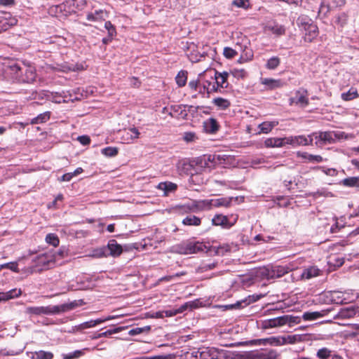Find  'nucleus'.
Here are the masks:
<instances>
[{
  "mask_svg": "<svg viewBox=\"0 0 359 359\" xmlns=\"http://www.w3.org/2000/svg\"><path fill=\"white\" fill-rule=\"evenodd\" d=\"M80 302H82V300H80ZM80 305H81V304L79 303V301L74 300L69 303L56 306L49 305L47 306H31L27 308V312L36 316L55 315L71 311Z\"/></svg>",
  "mask_w": 359,
  "mask_h": 359,
  "instance_id": "nucleus-1",
  "label": "nucleus"
},
{
  "mask_svg": "<svg viewBox=\"0 0 359 359\" xmlns=\"http://www.w3.org/2000/svg\"><path fill=\"white\" fill-rule=\"evenodd\" d=\"M297 25L304 32V39L306 42H311L318 34V28L312 19L305 15H300L297 20Z\"/></svg>",
  "mask_w": 359,
  "mask_h": 359,
  "instance_id": "nucleus-2",
  "label": "nucleus"
},
{
  "mask_svg": "<svg viewBox=\"0 0 359 359\" xmlns=\"http://www.w3.org/2000/svg\"><path fill=\"white\" fill-rule=\"evenodd\" d=\"M226 158H228V156L226 155H214L212 158L211 156H203L198 157L194 161H191L189 162H184L183 163V168L187 171L189 172L191 175H194L193 171L195 172H197L198 171L194 170V166L198 165L201 168H206L209 166V163L211 161H213L216 163L217 161H220L221 160L225 161Z\"/></svg>",
  "mask_w": 359,
  "mask_h": 359,
  "instance_id": "nucleus-3",
  "label": "nucleus"
},
{
  "mask_svg": "<svg viewBox=\"0 0 359 359\" xmlns=\"http://www.w3.org/2000/svg\"><path fill=\"white\" fill-rule=\"evenodd\" d=\"M175 248V252L181 255H191L208 252V247L200 241H187L177 245Z\"/></svg>",
  "mask_w": 359,
  "mask_h": 359,
  "instance_id": "nucleus-4",
  "label": "nucleus"
},
{
  "mask_svg": "<svg viewBox=\"0 0 359 359\" xmlns=\"http://www.w3.org/2000/svg\"><path fill=\"white\" fill-rule=\"evenodd\" d=\"M11 70L16 74V77L20 81L24 83H32L35 81V69L31 66H23L15 64L11 66Z\"/></svg>",
  "mask_w": 359,
  "mask_h": 359,
  "instance_id": "nucleus-5",
  "label": "nucleus"
},
{
  "mask_svg": "<svg viewBox=\"0 0 359 359\" xmlns=\"http://www.w3.org/2000/svg\"><path fill=\"white\" fill-rule=\"evenodd\" d=\"M123 249L116 241L110 240L106 247L99 248L95 250V255L97 257H118L122 253Z\"/></svg>",
  "mask_w": 359,
  "mask_h": 359,
  "instance_id": "nucleus-6",
  "label": "nucleus"
},
{
  "mask_svg": "<svg viewBox=\"0 0 359 359\" xmlns=\"http://www.w3.org/2000/svg\"><path fill=\"white\" fill-rule=\"evenodd\" d=\"M308 90L304 88H300L294 93V96L289 99L290 106L296 104L300 107L304 108L309 104L308 98Z\"/></svg>",
  "mask_w": 359,
  "mask_h": 359,
  "instance_id": "nucleus-7",
  "label": "nucleus"
},
{
  "mask_svg": "<svg viewBox=\"0 0 359 359\" xmlns=\"http://www.w3.org/2000/svg\"><path fill=\"white\" fill-rule=\"evenodd\" d=\"M197 304L196 302H186L183 305H182L178 309H168L165 311H158V318H163V317H170L175 316L177 313H181L186 311L188 308L193 309L196 308Z\"/></svg>",
  "mask_w": 359,
  "mask_h": 359,
  "instance_id": "nucleus-8",
  "label": "nucleus"
},
{
  "mask_svg": "<svg viewBox=\"0 0 359 359\" xmlns=\"http://www.w3.org/2000/svg\"><path fill=\"white\" fill-rule=\"evenodd\" d=\"M86 4V0H70L57 6V9L67 11V13H76V10H81Z\"/></svg>",
  "mask_w": 359,
  "mask_h": 359,
  "instance_id": "nucleus-9",
  "label": "nucleus"
},
{
  "mask_svg": "<svg viewBox=\"0 0 359 359\" xmlns=\"http://www.w3.org/2000/svg\"><path fill=\"white\" fill-rule=\"evenodd\" d=\"M345 3V0H323L319 8V13L326 15L330 11L344 6Z\"/></svg>",
  "mask_w": 359,
  "mask_h": 359,
  "instance_id": "nucleus-10",
  "label": "nucleus"
},
{
  "mask_svg": "<svg viewBox=\"0 0 359 359\" xmlns=\"http://www.w3.org/2000/svg\"><path fill=\"white\" fill-rule=\"evenodd\" d=\"M250 344L252 345H262L269 343L271 345L280 346L285 344V339L284 337H269L266 339H254L250 341Z\"/></svg>",
  "mask_w": 359,
  "mask_h": 359,
  "instance_id": "nucleus-11",
  "label": "nucleus"
},
{
  "mask_svg": "<svg viewBox=\"0 0 359 359\" xmlns=\"http://www.w3.org/2000/svg\"><path fill=\"white\" fill-rule=\"evenodd\" d=\"M357 314L359 315V307L351 306L341 309L338 312L337 318L338 319H348L353 318Z\"/></svg>",
  "mask_w": 359,
  "mask_h": 359,
  "instance_id": "nucleus-12",
  "label": "nucleus"
},
{
  "mask_svg": "<svg viewBox=\"0 0 359 359\" xmlns=\"http://www.w3.org/2000/svg\"><path fill=\"white\" fill-rule=\"evenodd\" d=\"M285 325V316H279L274 318H271L268 320H265L262 323V327L263 329H269L276 327H280Z\"/></svg>",
  "mask_w": 359,
  "mask_h": 359,
  "instance_id": "nucleus-13",
  "label": "nucleus"
},
{
  "mask_svg": "<svg viewBox=\"0 0 359 359\" xmlns=\"http://www.w3.org/2000/svg\"><path fill=\"white\" fill-rule=\"evenodd\" d=\"M177 189V185L171 182H163L158 183V190L163 191V196H168L174 194Z\"/></svg>",
  "mask_w": 359,
  "mask_h": 359,
  "instance_id": "nucleus-14",
  "label": "nucleus"
},
{
  "mask_svg": "<svg viewBox=\"0 0 359 359\" xmlns=\"http://www.w3.org/2000/svg\"><path fill=\"white\" fill-rule=\"evenodd\" d=\"M316 144H332L334 143L333 131L319 132L316 135Z\"/></svg>",
  "mask_w": 359,
  "mask_h": 359,
  "instance_id": "nucleus-15",
  "label": "nucleus"
},
{
  "mask_svg": "<svg viewBox=\"0 0 359 359\" xmlns=\"http://www.w3.org/2000/svg\"><path fill=\"white\" fill-rule=\"evenodd\" d=\"M219 128L217 120L214 118H210L203 122V130L209 134H215Z\"/></svg>",
  "mask_w": 359,
  "mask_h": 359,
  "instance_id": "nucleus-16",
  "label": "nucleus"
},
{
  "mask_svg": "<svg viewBox=\"0 0 359 359\" xmlns=\"http://www.w3.org/2000/svg\"><path fill=\"white\" fill-rule=\"evenodd\" d=\"M271 268V279L278 278L289 273L291 269L287 266H274Z\"/></svg>",
  "mask_w": 359,
  "mask_h": 359,
  "instance_id": "nucleus-17",
  "label": "nucleus"
},
{
  "mask_svg": "<svg viewBox=\"0 0 359 359\" xmlns=\"http://www.w3.org/2000/svg\"><path fill=\"white\" fill-rule=\"evenodd\" d=\"M285 140H286V144H290L292 147L307 145L306 138L304 135L285 137Z\"/></svg>",
  "mask_w": 359,
  "mask_h": 359,
  "instance_id": "nucleus-18",
  "label": "nucleus"
},
{
  "mask_svg": "<svg viewBox=\"0 0 359 359\" xmlns=\"http://www.w3.org/2000/svg\"><path fill=\"white\" fill-rule=\"evenodd\" d=\"M196 359H217V354L215 350L205 348L202 351H197L194 352Z\"/></svg>",
  "mask_w": 359,
  "mask_h": 359,
  "instance_id": "nucleus-19",
  "label": "nucleus"
},
{
  "mask_svg": "<svg viewBox=\"0 0 359 359\" xmlns=\"http://www.w3.org/2000/svg\"><path fill=\"white\" fill-rule=\"evenodd\" d=\"M262 83L266 87L268 90H273L276 88H281L284 85L280 79H273L265 78L262 80Z\"/></svg>",
  "mask_w": 359,
  "mask_h": 359,
  "instance_id": "nucleus-20",
  "label": "nucleus"
},
{
  "mask_svg": "<svg viewBox=\"0 0 359 359\" xmlns=\"http://www.w3.org/2000/svg\"><path fill=\"white\" fill-rule=\"evenodd\" d=\"M286 144V140L285 137H271L268 138L264 141V145L266 147H280Z\"/></svg>",
  "mask_w": 359,
  "mask_h": 359,
  "instance_id": "nucleus-21",
  "label": "nucleus"
},
{
  "mask_svg": "<svg viewBox=\"0 0 359 359\" xmlns=\"http://www.w3.org/2000/svg\"><path fill=\"white\" fill-rule=\"evenodd\" d=\"M212 222L215 226H222L226 228H229L232 226V224H229L228 217L222 215H216L212 218Z\"/></svg>",
  "mask_w": 359,
  "mask_h": 359,
  "instance_id": "nucleus-22",
  "label": "nucleus"
},
{
  "mask_svg": "<svg viewBox=\"0 0 359 359\" xmlns=\"http://www.w3.org/2000/svg\"><path fill=\"white\" fill-rule=\"evenodd\" d=\"M182 107L180 106H165L163 107L161 111V114L165 115L163 118L166 119L168 117L172 118L176 116L175 113L178 112L179 110H181Z\"/></svg>",
  "mask_w": 359,
  "mask_h": 359,
  "instance_id": "nucleus-23",
  "label": "nucleus"
},
{
  "mask_svg": "<svg viewBox=\"0 0 359 359\" xmlns=\"http://www.w3.org/2000/svg\"><path fill=\"white\" fill-rule=\"evenodd\" d=\"M140 133L135 128H131L123 132V140L127 142L139 137Z\"/></svg>",
  "mask_w": 359,
  "mask_h": 359,
  "instance_id": "nucleus-24",
  "label": "nucleus"
},
{
  "mask_svg": "<svg viewBox=\"0 0 359 359\" xmlns=\"http://www.w3.org/2000/svg\"><path fill=\"white\" fill-rule=\"evenodd\" d=\"M228 76L229 74L226 72H218L215 71V79L216 80V84L217 85V86H220L222 88H226L227 84L225 85V83H226Z\"/></svg>",
  "mask_w": 359,
  "mask_h": 359,
  "instance_id": "nucleus-25",
  "label": "nucleus"
},
{
  "mask_svg": "<svg viewBox=\"0 0 359 359\" xmlns=\"http://www.w3.org/2000/svg\"><path fill=\"white\" fill-rule=\"evenodd\" d=\"M20 289H13L6 292H0V302L18 297L21 294Z\"/></svg>",
  "mask_w": 359,
  "mask_h": 359,
  "instance_id": "nucleus-26",
  "label": "nucleus"
},
{
  "mask_svg": "<svg viewBox=\"0 0 359 359\" xmlns=\"http://www.w3.org/2000/svg\"><path fill=\"white\" fill-rule=\"evenodd\" d=\"M345 294L339 292V291H334L331 294V300L334 304H343L346 303V298L344 297Z\"/></svg>",
  "mask_w": 359,
  "mask_h": 359,
  "instance_id": "nucleus-27",
  "label": "nucleus"
},
{
  "mask_svg": "<svg viewBox=\"0 0 359 359\" xmlns=\"http://www.w3.org/2000/svg\"><path fill=\"white\" fill-rule=\"evenodd\" d=\"M342 184L345 187H355L359 191V177H350L342 180Z\"/></svg>",
  "mask_w": 359,
  "mask_h": 359,
  "instance_id": "nucleus-28",
  "label": "nucleus"
},
{
  "mask_svg": "<svg viewBox=\"0 0 359 359\" xmlns=\"http://www.w3.org/2000/svg\"><path fill=\"white\" fill-rule=\"evenodd\" d=\"M320 273V270L316 266L309 267L304 270L302 277L306 279H310L311 278L318 276Z\"/></svg>",
  "mask_w": 359,
  "mask_h": 359,
  "instance_id": "nucleus-29",
  "label": "nucleus"
},
{
  "mask_svg": "<svg viewBox=\"0 0 359 359\" xmlns=\"http://www.w3.org/2000/svg\"><path fill=\"white\" fill-rule=\"evenodd\" d=\"M101 323H102V320H100L97 318L95 320H90L89 321L84 322V323L76 326L75 327L77 330H82L84 329H88V328L95 327L96 325H100Z\"/></svg>",
  "mask_w": 359,
  "mask_h": 359,
  "instance_id": "nucleus-30",
  "label": "nucleus"
},
{
  "mask_svg": "<svg viewBox=\"0 0 359 359\" xmlns=\"http://www.w3.org/2000/svg\"><path fill=\"white\" fill-rule=\"evenodd\" d=\"M253 52L251 49L245 48L238 62L240 63L250 61L253 58Z\"/></svg>",
  "mask_w": 359,
  "mask_h": 359,
  "instance_id": "nucleus-31",
  "label": "nucleus"
},
{
  "mask_svg": "<svg viewBox=\"0 0 359 359\" xmlns=\"http://www.w3.org/2000/svg\"><path fill=\"white\" fill-rule=\"evenodd\" d=\"M201 222V219L195 215H189L182 220L183 224L189 226H199Z\"/></svg>",
  "mask_w": 359,
  "mask_h": 359,
  "instance_id": "nucleus-32",
  "label": "nucleus"
},
{
  "mask_svg": "<svg viewBox=\"0 0 359 359\" xmlns=\"http://www.w3.org/2000/svg\"><path fill=\"white\" fill-rule=\"evenodd\" d=\"M104 14L103 10H96L94 13H88L86 18L89 21H98L104 19Z\"/></svg>",
  "mask_w": 359,
  "mask_h": 359,
  "instance_id": "nucleus-33",
  "label": "nucleus"
},
{
  "mask_svg": "<svg viewBox=\"0 0 359 359\" xmlns=\"http://www.w3.org/2000/svg\"><path fill=\"white\" fill-rule=\"evenodd\" d=\"M53 354L50 351H39L32 353L33 359H53Z\"/></svg>",
  "mask_w": 359,
  "mask_h": 359,
  "instance_id": "nucleus-34",
  "label": "nucleus"
},
{
  "mask_svg": "<svg viewBox=\"0 0 359 359\" xmlns=\"http://www.w3.org/2000/svg\"><path fill=\"white\" fill-rule=\"evenodd\" d=\"M175 80L179 87L184 86L187 80V72L181 70L176 76Z\"/></svg>",
  "mask_w": 359,
  "mask_h": 359,
  "instance_id": "nucleus-35",
  "label": "nucleus"
},
{
  "mask_svg": "<svg viewBox=\"0 0 359 359\" xmlns=\"http://www.w3.org/2000/svg\"><path fill=\"white\" fill-rule=\"evenodd\" d=\"M212 103L221 109H226L230 106V102L222 97H217L212 100Z\"/></svg>",
  "mask_w": 359,
  "mask_h": 359,
  "instance_id": "nucleus-36",
  "label": "nucleus"
},
{
  "mask_svg": "<svg viewBox=\"0 0 359 359\" xmlns=\"http://www.w3.org/2000/svg\"><path fill=\"white\" fill-rule=\"evenodd\" d=\"M278 353L276 350H264L261 351L262 359H277Z\"/></svg>",
  "mask_w": 359,
  "mask_h": 359,
  "instance_id": "nucleus-37",
  "label": "nucleus"
},
{
  "mask_svg": "<svg viewBox=\"0 0 359 359\" xmlns=\"http://www.w3.org/2000/svg\"><path fill=\"white\" fill-rule=\"evenodd\" d=\"M280 63V58L274 56L268 60L266 64V67L268 69H275L279 66Z\"/></svg>",
  "mask_w": 359,
  "mask_h": 359,
  "instance_id": "nucleus-38",
  "label": "nucleus"
},
{
  "mask_svg": "<svg viewBox=\"0 0 359 359\" xmlns=\"http://www.w3.org/2000/svg\"><path fill=\"white\" fill-rule=\"evenodd\" d=\"M276 124L275 122H263L259 125V128L261 133H268Z\"/></svg>",
  "mask_w": 359,
  "mask_h": 359,
  "instance_id": "nucleus-39",
  "label": "nucleus"
},
{
  "mask_svg": "<svg viewBox=\"0 0 359 359\" xmlns=\"http://www.w3.org/2000/svg\"><path fill=\"white\" fill-rule=\"evenodd\" d=\"M46 241L49 245L57 247L60 243L58 236L55 233H48L46 236Z\"/></svg>",
  "mask_w": 359,
  "mask_h": 359,
  "instance_id": "nucleus-40",
  "label": "nucleus"
},
{
  "mask_svg": "<svg viewBox=\"0 0 359 359\" xmlns=\"http://www.w3.org/2000/svg\"><path fill=\"white\" fill-rule=\"evenodd\" d=\"M322 316H323V315L320 312L315 311V312H305L303 314L302 318L304 320H316Z\"/></svg>",
  "mask_w": 359,
  "mask_h": 359,
  "instance_id": "nucleus-41",
  "label": "nucleus"
},
{
  "mask_svg": "<svg viewBox=\"0 0 359 359\" xmlns=\"http://www.w3.org/2000/svg\"><path fill=\"white\" fill-rule=\"evenodd\" d=\"M316 355L320 359H329L332 356V351L327 348H322L318 351Z\"/></svg>",
  "mask_w": 359,
  "mask_h": 359,
  "instance_id": "nucleus-42",
  "label": "nucleus"
},
{
  "mask_svg": "<svg viewBox=\"0 0 359 359\" xmlns=\"http://www.w3.org/2000/svg\"><path fill=\"white\" fill-rule=\"evenodd\" d=\"M358 96V93L356 90L350 89L346 93H343L341 94V98L344 100L348 101L351 100Z\"/></svg>",
  "mask_w": 359,
  "mask_h": 359,
  "instance_id": "nucleus-43",
  "label": "nucleus"
},
{
  "mask_svg": "<svg viewBox=\"0 0 359 359\" xmlns=\"http://www.w3.org/2000/svg\"><path fill=\"white\" fill-rule=\"evenodd\" d=\"M102 154L108 157H113L117 155L118 149L116 147H108L102 149Z\"/></svg>",
  "mask_w": 359,
  "mask_h": 359,
  "instance_id": "nucleus-44",
  "label": "nucleus"
},
{
  "mask_svg": "<svg viewBox=\"0 0 359 359\" xmlns=\"http://www.w3.org/2000/svg\"><path fill=\"white\" fill-rule=\"evenodd\" d=\"M50 118V112L46 111L43 114H40L38 116L34 118L32 123H43L48 121Z\"/></svg>",
  "mask_w": 359,
  "mask_h": 359,
  "instance_id": "nucleus-45",
  "label": "nucleus"
},
{
  "mask_svg": "<svg viewBox=\"0 0 359 359\" xmlns=\"http://www.w3.org/2000/svg\"><path fill=\"white\" fill-rule=\"evenodd\" d=\"M285 325H288L289 326H292L295 324H298L301 321L300 318L298 316L285 315Z\"/></svg>",
  "mask_w": 359,
  "mask_h": 359,
  "instance_id": "nucleus-46",
  "label": "nucleus"
},
{
  "mask_svg": "<svg viewBox=\"0 0 359 359\" xmlns=\"http://www.w3.org/2000/svg\"><path fill=\"white\" fill-rule=\"evenodd\" d=\"M233 198H220L215 201V205L217 207L224 206L228 207Z\"/></svg>",
  "mask_w": 359,
  "mask_h": 359,
  "instance_id": "nucleus-47",
  "label": "nucleus"
},
{
  "mask_svg": "<svg viewBox=\"0 0 359 359\" xmlns=\"http://www.w3.org/2000/svg\"><path fill=\"white\" fill-rule=\"evenodd\" d=\"M210 86H211V82L208 81H205L203 83V86H200L199 93H201L203 96L205 94H207V95L209 96V95L210 93Z\"/></svg>",
  "mask_w": 359,
  "mask_h": 359,
  "instance_id": "nucleus-48",
  "label": "nucleus"
},
{
  "mask_svg": "<svg viewBox=\"0 0 359 359\" xmlns=\"http://www.w3.org/2000/svg\"><path fill=\"white\" fill-rule=\"evenodd\" d=\"M230 250H231V248L227 244L220 245L217 248L214 247L215 253V255H224L225 252H229Z\"/></svg>",
  "mask_w": 359,
  "mask_h": 359,
  "instance_id": "nucleus-49",
  "label": "nucleus"
},
{
  "mask_svg": "<svg viewBox=\"0 0 359 359\" xmlns=\"http://www.w3.org/2000/svg\"><path fill=\"white\" fill-rule=\"evenodd\" d=\"M232 4L237 8H242L247 9L250 6V2L248 0H233Z\"/></svg>",
  "mask_w": 359,
  "mask_h": 359,
  "instance_id": "nucleus-50",
  "label": "nucleus"
},
{
  "mask_svg": "<svg viewBox=\"0 0 359 359\" xmlns=\"http://www.w3.org/2000/svg\"><path fill=\"white\" fill-rule=\"evenodd\" d=\"M259 274L262 278H266L267 280L271 279V268L270 266L264 267L259 270Z\"/></svg>",
  "mask_w": 359,
  "mask_h": 359,
  "instance_id": "nucleus-51",
  "label": "nucleus"
},
{
  "mask_svg": "<svg viewBox=\"0 0 359 359\" xmlns=\"http://www.w3.org/2000/svg\"><path fill=\"white\" fill-rule=\"evenodd\" d=\"M34 261L38 265H42L43 266H48L49 264V261L48 260L46 255L44 254L38 255Z\"/></svg>",
  "mask_w": 359,
  "mask_h": 359,
  "instance_id": "nucleus-52",
  "label": "nucleus"
},
{
  "mask_svg": "<svg viewBox=\"0 0 359 359\" xmlns=\"http://www.w3.org/2000/svg\"><path fill=\"white\" fill-rule=\"evenodd\" d=\"M104 28L107 30L108 35L110 36H114L116 35V28L110 21L105 22Z\"/></svg>",
  "mask_w": 359,
  "mask_h": 359,
  "instance_id": "nucleus-53",
  "label": "nucleus"
},
{
  "mask_svg": "<svg viewBox=\"0 0 359 359\" xmlns=\"http://www.w3.org/2000/svg\"><path fill=\"white\" fill-rule=\"evenodd\" d=\"M223 54L225 57L231 59L237 55V52L230 47H225L223 50Z\"/></svg>",
  "mask_w": 359,
  "mask_h": 359,
  "instance_id": "nucleus-54",
  "label": "nucleus"
},
{
  "mask_svg": "<svg viewBox=\"0 0 359 359\" xmlns=\"http://www.w3.org/2000/svg\"><path fill=\"white\" fill-rule=\"evenodd\" d=\"M285 339V344H295L296 342L301 340V336L298 334H294V335H288L287 337H284Z\"/></svg>",
  "mask_w": 359,
  "mask_h": 359,
  "instance_id": "nucleus-55",
  "label": "nucleus"
},
{
  "mask_svg": "<svg viewBox=\"0 0 359 359\" xmlns=\"http://www.w3.org/2000/svg\"><path fill=\"white\" fill-rule=\"evenodd\" d=\"M83 354V352L81 351H75L72 353H69L67 354H63L62 357L63 359H76L81 356Z\"/></svg>",
  "mask_w": 359,
  "mask_h": 359,
  "instance_id": "nucleus-56",
  "label": "nucleus"
},
{
  "mask_svg": "<svg viewBox=\"0 0 359 359\" xmlns=\"http://www.w3.org/2000/svg\"><path fill=\"white\" fill-rule=\"evenodd\" d=\"M121 330V327H116L112 330H108L105 332H100V337H107L113 334H116L119 332Z\"/></svg>",
  "mask_w": 359,
  "mask_h": 359,
  "instance_id": "nucleus-57",
  "label": "nucleus"
},
{
  "mask_svg": "<svg viewBox=\"0 0 359 359\" xmlns=\"http://www.w3.org/2000/svg\"><path fill=\"white\" fill-rule=\"evenodd\" d=\"M196 139H197V137H196L195 133L187 132V133H184V140L187 142H194Z\"/></svg>",
  "mask_w": 359,
  "mask_h": 359,
  "instance_id": "nucleus-58",
  "label": "nucleus"
},
{
  "mask_svg": "<svg viewBox=\"0 0 359 359\" xmlns=\"http://www.w3.org/2000/svg\"><path fill=\"white\" fill-rule=\"evenodd\" d=\"M269 29L273 34L278 36L284 34L285 33V29L282 26L276 25L273 27H269Z\"/></svg>",
  "mask_w": 359,
  "mask_h": 359,
  "instance_id": "nucleus-59",
  "label": "nucleus"
},
{
  "mask_svg": "<svg viewBox=\"0 0 359 359\" xmlns=\"http://www.w3.org/2000/svg\"><path fill=\"white\" fill-rule=\"evenodd\" d=\"M1 268H6L9 269L10 270L14 271V272H18V264L16 262H9L4 264H2L1 266Z\"/></svg>",
  "mask_w": 359,
  "mask_h": 359,
  "instance_id": "nucleus-60",
  "label": "nucleus"
},
{
  "mask_svg": "<svg viewBox=\"0 0 359 359\" xmlns=\"http://www.w3.org/2000/svg\"><path fill=\"white\" fill-rule=\"evenodd\" d=\"M334 142L336 140L347 139L348 136L344 132L333 131Z\"/></svg>",
  "mask_w": 359,
  "mask_h": 359,
  "instance_id": "nucleus-61",
  "label": "nucleus"
},
{
  "mask_svg": "<svg viewBox=\"0 0 359 359\" xmlns=\"http://www.w3.org/2000/svg\"><path fill=\"white\" fill-rule=\"evenodd\" d=\"M149 329V327H135L129 330L128 334L130 336L137 335L143 332L146 329Z\"/></svg>",
  "mask_w": 359,
  "mask_h": 359,
  "instance_id": "nucleus-62",
  "label": "nucleus"
},
{
  "mask_svg": "<svg viewBox=\"0 0 359 359\" xmlns=\"http://www.w3.org/2000/svg\"><path fill=\"white\" fill-rule=\"evenodd\" d=\"M308 161L309 162L320 163L323 161V158L320 155L309 154Z\"/></svg>",
  "mask_w": 359,
  "mask_h": 359,
  "instance_id": "nucleus-63",
  "label": "nucleus"
},
{
  "mask_svg": "<svg viewBox=\"0 0 359 359\" xmlns=\"http://www.w3.org/2000/svg\"><path fill=\"white\" fill-rule=\"evenodd\" d=\"M77 140L83 145H88L90 142V139L88 135L79 136Z\"/></svg>",
  "mask_w": 359,
  "mask_h": 359,
  "instance_id": "nucleus-64",
  "label": "nucleus"
}]
</instances>
